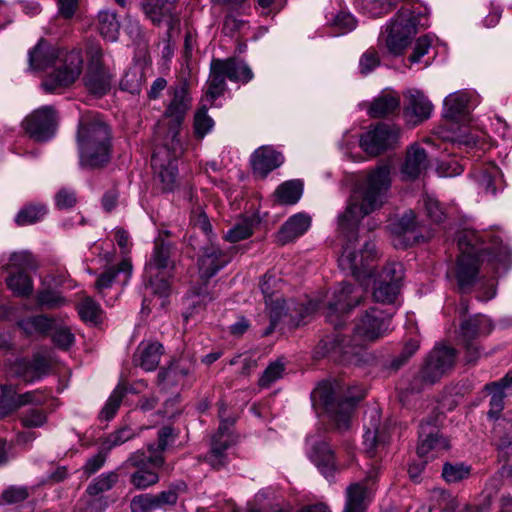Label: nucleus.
Returning <instances> with one entry per match:
<instances>
[{
    "label": "nucleus",
    "instance_id": "1",
    "mask_svg": "<svg viewBox=\"0 0 512 512\" xmlns=\"http://www.w3.org/2000/svg\"><path fill=\"white\" fill-rule=\"evenodd\" d=\"M390 186V167L386 164L377 166L356 185L346 209L338 216V229L347 238L339 265L341 269L350 271L354 276L366 269L376 257L375 244L371 241H365L361 249H357L355 232L365 216L383 206Z\"/></svg>",
    "mask_w": 512,
    "mask_h": 512
},
{
    "label": "nucleus",
    "instance_id": "2",
    "mask_svg": "<svg viewBox=\"0 0 512 512\" xmlns=\"http://www.w3.org/2000/svg\"><path fill=\"white\" fill-rule=\"evenodd\" d=\"M457 243L460 254L457 259L455 277L459 289L464 292L474 283L479 271L480 262L485 254L490 261L496 263L495 269L501 265L504 269L510 262V250L502 244V240L489 231L463 229L459 231Z\"/></svg>",
    "mask_w": 512,
    "mask_h": 512
},
{
    "label": "nucleus",
    "instance_id": "3",
    "mask_svg": "<svg viewBox=\"0 0 512 512\" xmlns=\"http://www.w3.org/2000/svg\"><path fill=\"white\" fill-rule=\"evenodd\" d=\"M28 62L29 69L33 71L54 68L42 82L44 90L50 93L74 83L80 76L83 65L80 51H64L43 39L29 50Z\"/></svg>",
    "mask_w": 512,
    "mask_h": 512
},
{
    "label": "nucleus",
    "instance_id": "4",
    "mask_svg": "<svg viewBox=\"0 0 512 512\" xmlns=\"http://www.w3.org/2000/svg\"><path fill=\"white\" fill-rule=\"evenodd\" d=\"M362 398L361 391L353 394L337 381H323L311 393L314 408H322L338 430L349 428L355 407Z\"/></svg>",
    "mask_w": 512,
    "mask_h": 512
},
{
    "label": "nucleus",
    "instance_id": "5",
    "mask_svg": "<svg viewBox=\"0 0 512 512\" xmlns=\"http://www.w3.org/2000/svg\"><path fill=\"white\" fill-rule=\"evenodd\" d=\"M427 8L420 4L408 3L386 23L380 40L394 56L401 55L410 45L419 27L428 25Z\"/></svg>",
    "mask_w": 512,
    "mask_h": 512
},
{
    "label": "nucleus",
    "instance_id": "6",
    "mask_svg": "<svg viewBox=\"0 0 512 512\" xmlns=\"http://www.w3.org/2000/svg\"><path fill=\"white\" fill-rule=\"evenodd\" d=\"M79 164L83 168L102 167L110 160L111 134L109 127L100 122L82 121L78 135Z\"/></svg>",
    "mask_w": 512,
    "mask_h": 512
},
{
    "label": "nucleus",
    "instance_id": "7",
    "mask_svg": "<svg viewBox=\"0 0 512 512\" xmlns=\"http://www.w3.org/2000/svg\"><path fill=\"white\" fill-rule=\"evenodd\" d=\"M227 78L233 82L247 83L253 78V73L246 63L234 58L213 59L202 102L213 105L214 101L225 92Z\"/></svg>",
    "mask_w": 512,
    "mask_h": 512
},
{
    "label": "nucleus",
    "instance_id": "8",
    "mask_svg": "<svg viewBox=\"0 0 512 512\" xmlns=\"http://www.w3.org/2000/svg\"><path fill=\"white\" fill-rule=\"evenodd\" d=\"M172 245L157 239L149 261L145 265L144 279L152 292L161 297L170 291V279L175 268L171 259Z\"/></svg>",
    "mask_w": 512,
    "mask_h": 512
},
{
    "label": "nucleus",
    "instance_id": "9",
    "mask_svg": "<svg viewBox=\"0 0 512 512\" xmlns=\"http://www.w3.org/2000/svg\"><path fill=\"white\" fill-rule=\"evenodd\" d=\"M277 279L270 274H266L260 283L261 291L264 295L266 307L270 314V327L265 332L268 335L273 331L277 322L286 315L288 312H295L301 319H304L307 315L311 314L316 309V303L308 302L304 304H296L294 301L289 303L282 299L280 296L275 295L272 288L276 285Z\"/></svg>",
    "mask_w": 512,
    "mask_h": 512
},
{
    "label": "nucleus",
    "instance_id": "10",
    "mask_svg": "<svg viewBox=\"0 0 512 512\" xmlns=\"http://www.w3.org/2000/svg\"><path fill=\"white\" fill-rule=\"evenodd\" d=\"M190 103L191 98L188 90L182 85L175 89L173 99L164 115V125L169 126L167 136L171 140L174 158H177L183 152L182 145L177 136Z\"/></svg>",
    "mask_w": 512,
    "mask_h": 512
},
{
    "label": "nucleus",
    "instance_id": "11",
    "mask_svg": "<svg viewBox=\"0 0 512 512\" xmlns=\"http://www.w3.org/2000/svg\"><path fill=\"white\" fill-rule=\"evenodd\" d=\"M391 315L372 307L361 314L355 321L354 339L359 343L373 342L384 337L390 330Z\"/></svg>",
    "mask_w": 512,
    "mask_h": 512
},
{
    "label": "nucleus",
    "instance_id": "12",
    "mask_svg": "<svg viewBox=\"0 0 512 512\" xmlns=\"http://www.w3.org/2000/svg\"><path fill=\"white\" fill-rule=\"evenodd\" d=\"M362 298V291L351 284L341 283L335 288L326 307V319L335 329L343 324L344 316L356 307Z\"/></svg>",
    "mask_w": 512,
    "mask_h": 512
},
{
    "label": "nucleus",
    "instance_id": "13",
    "mask_svg": "<svg viewBox=\"0 0 512 512\" xmlns=\"http://www.w3.org/2000/svg\"><path fill=\"white\" fill-rule=\"evenodd\" d=\"M3 268L11 271L6 278L7 287L20 297H29L34 290L32 278L25 270L32 268L31 255L27 252H14L9 257V262L3 265Z\"/></svg>",
    "mask_w": 512,
    "mask_h": 512
},
{
    "label": "nucleus",
    "instance_id": "14",
    "mask_svg": "<svg viewBox=\"0 0 512 512\" xmlns=\"http://www.w3.org/2000/svg\"><path fill=\"white\" fill-rule=\"evenodd\" d=\"M400 138V128L396 125L379 123L370 127L360 137V147L370 156H378L396 146Z\"/></svg>",
    "mask_w": 512,
    "mask_h": 512
},
{
    "label": "nucleus",
    "instance_id": "15",
    "mask_svg": "<svg viewBox=\"0 0 512 512\" xmlns=\"http://www.w3.org/2000/svg\"><path fill=\"white\" fill-rule=\"evenodd\" d=\"M492 330L491 320L483 315H475L461 323L459 340L466 350L467 362H475L480 357V349L476 340L489 335Z\"/></svg>",
    "mask_w": 512,
    "mask_h": 512
},
{
    "label": "nucleus",
    "instance_id": "16",
    "mask_svg": "<svg viewBox=\"0 0 512 512\" xmlns=\"http://www.w3.org/2000/svg\"><path fill=\"white\" fill-rule=\"evenodd\" d=\"M126 464L136 468L130 475V483L137 490H145L159 482V475L156 471L147 468V464L159 468L164 464V458L161 455L145 456L143 451L132 453L126 460Z\"/></svg>",
    "mask_w": 512,
    "mask_h": 512
},
{
    "label": "nucleus",
    "instance_id": "17",
    "mask_svg": "<svg viewBox=\"0 0 512 512\" xmlns=\"http://www.w3.org/2000/svg\"><path fill=\"white\" fill-rule=\"evenodd\" d=\"M88 53L89 65L84 84L91 94L101 97L110 91L113 74L103 65V50L100 47H92Z\"/></svg>",
    "mask_w": 512,
    "mask_h": 512
},
{
    "label": "nucleus",
    "instance_id": "18",
    "mask_svg": "<svg viewBox=\"0 0 512 512\" xmlns=\"http://www.w3.org/2000/svg\"><path fill=\"white\" fill-rule=\"evenodd\" d=\"M56 113L52 106L34 110L22 122L25 132L35 141H47L55 132Z\"/></svg>",
    "mask_w": 512,
    "mask_h": 512
},
{
    "label": "nucleus",
    "instance_id": "19",
    "mask_svg": "<svg viewBox=\"0 0 512 512\" xmlns=\"http://www.w3.org/2000/svg\"><path fill=\"white\" fill-rule=\"evenodd\" d=\"M225 408L222 405L219 410L221 422L217 433L212 438L211 449L206 454V462L214 469H220L228 463L226 450L231 446L229 429L233 425V419H224Z\"/></svg>",
    "mask_w": 512,
    "mask_h": 512
},
{
    "label": "nucleus",
    "instance_id": "20",
    "mask_svg": "<svg viewBox=\"0 0 512 512\" xmlns=\"http://www.w3.org/2000/svg\"><path fill=\"white\" fill-rule=\"evenodd\" d=\"M449 447L448 439L439 433L437 418L431 417L421 423L417 447L419 457L434 458Z\"/></svg>",
    "mask_w": 512,
    "mask_h": 512
},
{
    "label": "nucleus",
    "instance_id": "21",
    "mask_svg": "<svg viewBox=\"0 0 512 512\" xmlns=\"http://www.w3.org/2000/svg\"><path fill=\"white\" fill-rule=\"evenodd\" d=\"M456 352L447 346H437L429 354L424 367L421 370V377L424 382L433 384L438 381L455 362Z\"/></svg>",
    "mask_w": 512,
    "mask_h": 512
},
{
    "label": "nucleus",
    "instance_id": "22",
    "mask_svg": "<svg viewBox=\"0 0 512 512\" xmlns=\"http://www.w3.org/2000/svg\"><path fill=\"white\" fill-rule=\"evenodd\" d=\"M403 95L404 116L409 124L415 126L430 118L434 106L421 90L411 88Z\"/></svg>",
    "mask_w": 512,
    "mask_h": 512
},
{
    "label": "nucleus",
    "instance_id": "23",
    "mask_svg": "<svg viewBox=\"0 0 512 512\" xmlns=\"http://www.w3.org/2000/svg\"><path fill=\"white\" fill-rule=\"evenodd\" d=\"M380 468L371 466L362 482H355L346 489L345 509L353 512H364L366 501L370 496V483L373 484L379 475Z\"/></svg>",
    "mask_w": 512,
    "mask_h": 512
},
{
    "label": "nucleus",
    "instance_id": "24",
    "mask_svg": "<svg viewBox=\"0 0 512 512\" xmlns=\"http://www.w3.org/2000/svg\"><path fill=\"white\" fill-rule=\"evenodd\" d=\"M133 266L129 258H124L118 265L106 268L94 284L97 293L105 297L106 291L114 284L126 285L132 275Z\"/></svg>",
    "mask_w": 512,
    "mask_h": 512
},
{
    "label": "nucleus",
    "instance_id": "25",
    "mask_svg": "<svg viewBox=\"0 0 512 512\" xmlns=\"http://www.w3.org/2000/svg\"><path fill=\"white\" fill-rule=\"evenodd\" d=\"M369 423L365 425V433L363 435V445L365 453L369 457H374L379 448H383L387 441L384 429L380 425V410L372 408L367 413Z\"/></svg>",
    "mask_w": 512,
    "mask_h": 512
},
{
    "label": "nucleus",
    "instance_id": "26",
    "mask_svg": "<svg viewBox=\"0 0 512 512\" xmlns=\"http://www.w3.org/2000/svg\"><path fill=\"white\" fill-rule=\"evenodd\" d=\"M429 167L426 151L418 144L411 145L401 168V175L405 180H415L422 176Z\"/></svg>",
    "mask_w": 512,
    "mask_h": 512
},
{
    "label": "nucleus",
    "instance_id": "27",
    "mask_svg": "<svg viewBox=\"0 0 512 512\" xmlns=\"http://www.w3.org/2000/svg\"><path fill=\"white\" fill-rule=\"evenodd\" d=\"M283 161L282 154L269 146L258 148L251 156L253 172L260 178L266 177L272 170L278 168Z\"/></svg>",
    "mask_w": 512,
    "mask_h": 512
},
{
    "label": "nucleus",
    "instance_id": "28",
    "mask_svg": "<svg viewBox=\"0 0 512 512\" xmlns=\"http://www.w3.org/2000/svg\"><path fill=\"white\" fill-rule=\"evenodd\" d=\"M311 217L303 212L290 216L277 233L278 242L282 245L295 241L311 227Z\"/></svg>",
    "mask_w": 512,
    "mask_h": 512
},
{
    "label": "nucleus",
    "instance_id": "29",
    "mask_svg": "<svg viewBox=\"0 0 512 512\" xmlns=\"http://www.w3.org/2000/svg\"><path fill=\"white\" fill-rule=\"evenodd\" d=\"M49 370V361L41 355H35L31 361L26 359L17 360L13 367V373L25 382L38 380L48 374Z\"/></svg>",
    "mask_w": 512,
    "mask_h": 512
},
{
    "label": "nucleus",
    "instance_id": "30",
    "mask_svg": "<svg viewBox=\"0 0 512 512\" xmlns=\"http://www.w3.org/2000/svg\"><path fill=\"white\" fill-rule=\"evenodd\" d=\"M310 458L327 479L332 478L340 470V464L337 463L333 450L326 442L315 444Z\"/></svg>",
    "mask_w": 512,
    "mask_h": 512
},
{
    "label": "nucleus",
    "instance_id": "31",
    "mask_svg": "<svg viewBox=\"0 0 512 512\" xmlns=\"http://www.w3.org/2000/svg\"><path fill=\"white\" fill-rule=\"evenodd\" d=\"M162 354L163 346L159 342L142 341L134 353L133 361L145 371H154L160 363Z\"/></svg>",
    "mask_w": 512,
    "mask_h": 512
},
{
    "label": "nucleus",
    "instance_id": "32",
    "mask_svg": "<svg viewBox=\"0 0 512 512\" xmlns=\"http://www.w3.org/2000/svg\"><path fill=\"white\" fill-rule=\"evenodd\" d=\"M364 105L370 117L382 118L399 111L400 98L397 93L385 90L371 102Z\"/></svg>",
    "mask_w": 512,
    "mask_h": 512
},
{
    "label": "nucleus",
    "instance_id": "33",
    "mask_svg": "<svg viewBox=\"0 0 512 512\" xmlns=\"http://www.w3.org/2000/svg\"><path fill=\"white\" fill-rule=\"evenodd\" d=\"M228 262V257L219 248L214 245L206 247L198 261L201 278L213 277Z\"/></svg>",
    "mask_w": 512,
    "mask_h": 512
},
{
    "label": "nucleus",
    "instance_id": "34",
    "mask_svg": "<svg viewBox=\"0 0 512 512\" xmlns=\"http://www.w3.org/2000/svg\"><path fill=\"white\" fill-rule=\"evenodd\" d=\"M161 154V150L154 152L152 156V166L157 171V178L159 179L163 192H171L177 186V166L175 160L171 159L164 165Z\"/></svg>",
    "mask_w": 512,
    "mask_h": 512
},
{
    "label": "nucleus",
    "instance_id": "35",
    "mask_svg": "<svg viewBox=\"0 0 512 512\" xmlns=\"http://www.w3.org/2000/svg\"><path fill=\"white\" fill-rule=\"evenodd\" d=\"M470 96L464 90L453 92L445 97L443 111L446 118L457 120L469 110Z\"/></svg>",
    "mask_w": 512,
    "mask_h": 512
},
{
    "label": "nucleus",
    "instance_id": "36",
    "mask_svg": "<svg viewBox=\"0 0 512 512\" xmlns=\"http://www.w3.org/2000/svg\"><path fill=\"white\" fill-rule=\"evenodd\" d=\"M120 21L111 10H101L97 17V29L103 39L115 42L120 34Z\"/></svg>",
    "mask_w": 512,
    "mask_h": 512
},
{
    "label": "nucleus",
    "instance_id": "37",
    "mask_svg": "<svg viewBox=\"0 0 512 512\" xmlns=\"http://www.w3.org/2000/svg\"><path fill=\"white\" fill-rule=\"evenodd\" d=\"M55 318L37 315L17 321V326L27 335H46L55 327Z\"/></svg>",
    "mask_w": 512,
    "mask_h": 512
},
{
    "label": "nucleus",
    "instance_id": "38",
    "mask_svg": "<svg viewBox=\"0 0 512 512\" xmlns=\"http://www.w3.org/2000/svg\"><path fill=\"white\" fill-rule=\"evenodd\" d=\"M500 176V170L495 165H488L480 168L473 173L474 181L478 187L479 193L495 194L496 178Z\"/></svg>",
    "mask_w": 512,
    "mask_h": 512
},
{
    "label": "nucleus",
    "instance_id": "39",
    "mask_svg": "<svg viewBox=\"0 0 512 512\" xmlns=\"http://www.w3.org/2000/svg\"><path fill=\"white\" fill-rule=\"evenodd\" d=\"M356 8L370 17H381L396 7L395 0H354Z\"/></svg>",
    "mask_w": 512,
    "mask_h": 512
},
{
    "label": "nucleus",
    "instance_id": "40",
    "mask_svg": "<svg viewBox=\"0 0 512 512\" xmlns=\"http://www.w3.org/2000/svg\"><path fill=\"white\" fill-rule=\"evenodd\" d=\"M303 193V184L300 180H290L282 183L275 195L279 202L283 204H295L299 201Z\"/></svg>",
    "mask_w": 512,
    "mask_h": 512
},
{
    "label": "nucleus",
    "instance_id": "41",
    "mask_svg": "<svg viewBox=\"0 0 512 512\" xmlns=\"http://www.w3.org/2000/svg\"><path fill=\"white\" fill-rule=\"evenodd\" d=\"M144 83V72L140 65H133L127 69L122 79L120 80V88L131 94L140 92Z\"/></svg>",
    "mask_w": 512,
    "mask_h": 512
},
{
    "label": "nucleus",
    "instance_id": "42",
    "mask_svg": "<svg viewBox=\"0 0 512 512\" xmlns=\"http://www.w3.org/2000/svg\"><path fill=\"white\" fill-rule=\"evenodd\" d=\"M80 318L93 325L102 321L103 311L100 305L91 297L83 298L77 305Z\"/></svg>",
    "mask_w": 512,
    "mask_h": 512
},
{
    "label": "nucleus",
    "instance_id": "43",
    "mask_svg": "<svg viewBox=\"0 0 512 512\" xmlns=\"http://www.w3.org/2000/svg\"><path fill=\"white\" fill-rule=\"evenodd\" d=\"M349 345L350 344L347 336L337 334L333 336L332 339L327 338L322 340L317 347V353L323 356L330 353H340L343 355H347L351 352L349 349Z\"/></svg>",
    "mask_w": 512,
    "mask_h": 512
},
{
    "label": "nucleus",
    "instance_id": "44",
    "mask_svg": "<svg viewBox=\"0 0 512 512\" xmlns=\"http://www.w3.org/2000/svg\"><path fill=\"white\" fill-rule=\"evenodd\" d=\"M47 209L43 204H29L24 206L15 216L18 226L32 225L44 218Z\"/></svg>",
    "mask_w": 512,
    "mask_h": 512
},
{
    "label": "nucleus",
    "instance_id": "45",
    "mask_svg": "<svg viewBox=\"0 0 512 512\" xmlns=\"http://www.w3.org/2000/svg\"><path fill=\"white\" fill-rule=\"evenodd\" d=\"M19 408L17 387L12 384L1 386L0 418H4Z\"/></svg>",
    "mask_w": 512,
    "mask_h": 512
},
{
    "label": "nucleus",
    "instance_id": "46",
    "mask_svg": "<svg viewBox=\"0 0 512 512\" xmlns=\"http://www.w3.org/2000/svg\"><path fill=\"white\" fill-rule=\"evenodd\" d=\"M137 433L130 427H122L116 431L109 433L106 437L103 438L101 445L102 450L108 453L113 448L118 447L125 442L133 439Z\"/></svg>",
    "mask_w": 512,
    "mask_h": 512
},
{
    "label": "nucleus",
    "instance_id": "47",
    "mask_svg": "<svg viewBox=\"0 0 512 512\" xmlns=\"http://www.w3.org/2000/svg\"><path fill=\"white\" fill-rule=\"evenodd\" d=\"M118 474L114 471L100 474L88 485L86 492L90 496H96L109 491L118 482Z\"/></svg>",
    "mask_w": 512,
    "mask_h": 512
},
{
    "label": "nucleus",
    "instance_id": "48",
    "mask_svg": "<svg viewBox=\"0 0 512 512\" xmlns=\"http://www.w3.org/2000/svg\"><path fill=\"white\" fill-rule=\"evenodd\" d=\"M208 102H202L194 115V132L198 138H203L214 127V120L207 114Z\"/></svg>",
    "mask_w": 512,
    "mask_h": 512
},
{
    "label": "nucleus",
    "instance_id": "49",
    "mask_svg": "<svg viewBox=\"0 0 512 512\" xmlns=\"http://www.w3.org/2000/svg\"><path fill=\"white\" fill-rule=\"evenodd\" d=\"M36 302L40 308L58 309L67 304V300L59 292L44 288L36 295Z\"/></svg>",
    "mask_w": 512,
    "mask_h": 512
},
{
    "label": "nucleus",
    "instance_id": "50",
    "mask_svg": "<svg viewBox=\"0 0 512 512\" xmlns=\"http://www.w3.org/2000/svg\"><path fill=\"white\" fill-rule=\"evenodd\" d=\"M399 291V285L378 280L375 283L373 298L376 302L391 304L397 298Z\"/></svg>",
    "mask_w": 512,
    "mask_h": 512
},
{
    "label": "nucleus",
    "instance_id": "51",
    "mask_svg": "<svg viewBox=\"0 0 512 512\" xmlns=\"http://www.w3.org/2000/svg\"><path fill=\"white\" fill-rule=\"evenodd\" d=\"M274 493L270 489L260 490L248 512H283L274 505Z\"/></svg>",
    "mask_w": 512,
    "mask_h": 512
},
{
    "label": "nucleus",
    "instance_id": "52",
    "mask_svg": "<svg viewBox=\"0 0 512 512\" xmlns=\"http://www.w3.org/2000/svg\"><path fill=\"white\" fill-rule=\"evenodd\" d=\"M125 394L126 388L121 384L117 385L101 410L100 417L105 420L113 418L119 409Z\"/></svg>",
    "mask_w": 512,
    "mask_h": 512
},
{
    "label": "nucleus",
    "instance_id": "53",
    "mask_svg": "<svg viewBox=\"0 0 512 512\" xmlns=\"http://www.w3.org/2000/svg\"><path fill=\"white\" fill-rule=\"evenodd\" d=\"M186 490L184 483H179L169 487L167 490L155 494L158 509H164L167 506H174L177 503L179 494Z\"/></svg>",
    "mask_w": 512,
    "mask_h": 512
},
{
    "label": "nucleus",
    "instance_id": "54",
    "mask_svg": "<svg viewBox=\"0 0 512 512\" xmlns=\"http://www.w3.org/2000/svg\"><path fill=\"white\" fill-rule=\"evenodd\" d=\"M470 467L463 463H446L443 466L442 476L448 483H456L470 475Z\"/></svg>",
    "mask_w": 512,
    "mask_h": 512
},
{
    "label": "nucleus",
    "instance_id": "55",
    "mask_svg": "<svg viewBox=\"0 0 512 512\" xmlns=\"http://www.w3.org/2000/svg\"><path fill=\"white\" fill-rule=\"evenodd\" d=\"M331 26L338 31V35H344L356 28L357 20L350 12L341 11L333 18Z\"/></svg>",
    "mask_w": 512,
    "mask_h": 512
},
{
    "label": "nucleus",
    "instance_id": "56",
    "mask_svg": "<svg viewBox=\"0 0 512 512\" xmlns=\"http://www.w3.org/2000/svg\"><path fill=\"white\" fill-rule=\"evenodd\" d=\"M46 421V414L42 410L36 408L27 409L20 415V422L26 428L42 427Z\"/></svg>",
    "mask_w": 512,
    "mask_h": 512
},
{
    "label": "nucleus",
    "instance_id": "57",
    "mask_svg": "<svg viewBox=\"0 0 512 512\" xmlns=\"http://www.w3.org/2000/svg\"><path fill=\"white\" fill-rule=\"evenodd\" d=\"M284 364L279 361L272 362L265 369L259 379V385L263 388L270 387L275 381L280 379L284 373Z\"/></svg>",
    "mask_w": 512,
    "mask_h": 512
},
{
    "label": "nucleus",
    "instance_id": "58",
    "mask_svg": "<svg viewBox=\"0 0 512 512\" xmlns=\"http://www.w3.org/2000/svg\"><path fill=\"white\" fill-rule=\"evenodd\" d=\"M404 276V268L401 263L391 262L388 263L382 270L379 279L380 281L393 283L401 287V281Z\"/></svg>",
    "mask_w": 512,
    "mask_h": 512
},
{
    "label": "nucleus",
    "instance_id": "59",
    "mask_svg": "<svg viewBox=\"0 0 512 512\" xmlns=\"http://www.w3.org/2000/svg\"><path fill=\"white\" fill-rule=\"evenodd\" d=\"M130 509L131 512H153L158 507L153 494H140L132 498Z\"/></svg>",
    "mask_w": 512,
    "mask_h": 512
},
{
    "label": "nucleus",
    "instance_id": "60",
    "mask_svg": "<svg viewBox=\"0 0 512 512\" xmlns=\"http://www.w3.org/2000/svg\"><path fill=\"white\" fill-rule=\"evenodd\" d=\"M380 65L378 52L370 48L364 52L359 59V71L363 76L370 74Z\"/></svg>",
    "mask_w": 512,
    "mask_h": 512
},
{
    "label": "nucleus",
    "instance_id": "61",
    "mask_svg": "<svg viewBox=\"0 0 512 512\" xmlns=\"http://www.w3.org/2000/svg\"><path fill=\"white\" fill-rule=\"evenodd\" d=\"M502 431H505L506 435L505 438L498 444V447L500 450V456L505 458V456L508 454V451L512 449L510 447L512 443V421L507 419L500 421L495 427V433L500 435Z\"/></svg>",
    "mask_w": 512,
    "mask_h": 512
},
{
    "label": "nucleus",
    "instance_id": "62",
    "mask_svg": "<svg viewBox=\"0 0 512 512\" xmlns=\"http://www.w3.org/2000/svg\"><path fill=\"white\" fill-rule=\"evenodd\" d=\"M252 235V225L250 221H242L237 223L232 228H230L226 235L225 239L229 242L236 243L241 240L247 239Z\"/></svg>",
    "mask_w": 512,
    "mask_h": 512
},
{
    "label": "nucleus",
    "instance_id": "63",
    "mask_svg": "<svg viewBox=\"0 0 512 512\" xmlns=\"http://www.w3.org/2000/svg\"><path fill=\"white\" fill-rule=\"evenodd\" d=\"M52 339L59 348L68 349L73 345L75 337L68 327H59L54 329Z\"/></svg>",
    "mask_w": 512,
    "mask_h": 512
},
{
    "label": "nucleus",
    "instance_id": "64",
    "mask_svg": "<svg viewBox=\"0 0 512 512\" xmlns=\"http://www.w3.org/2000/svg\"><path fill=\"white\" fill-rule=\"evenodd\" d=\"M76 202V193L70 188H62L55 195V204L59 209L72 208Z\"/></svg>",
    "mask_w": 512,
    "mask_h": 512
}]
</instances>
